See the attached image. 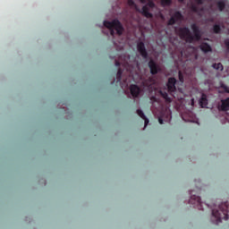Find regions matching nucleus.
I'll list each match as a JSON object with an SVG mask.
<instances>
[{
    "instance_id": "1",
    "label": "nucleus",
    "mask_w": 229,
    "mask_h": 229,
    "mask_svg": "<svg viewBox=\"0 0 229 229\" xmlns=\"http://www.w3.org/2000/svg\"><path fill=\"white\" fill-rule=\"evenodd\" d=\"M191 28L193 31V35L188 27H180L177 30L180 38H182V40H185L187 44L199 42V40H201V30H199V26L196 23H192Z\"/></svg>"
},
{
    "instance_id": "2",
    "label": "nucleus",
    "mask_w": 229,
    "mask_h": 229,
    "mask_svg": "<svg viewBox=\"0 0 229 229\" xmlns=\"http://www.w3.org/2000/svg\"><path fill=\"white\" fill-rule=\"evenodd\" d=\"M122 62L123 63H121V61H117V59L114 60L115 66L118 67V72L116 73L117 85H121L123 71H126V72H128L129 78H135V74H137V72L133 71L131 65L128 64V61H126V59H122Z\"/></svg>"
},
{
    "instance_id": "3",
    "label": "nucleus",
    "mask_w": 229,
    "mask_h": 229,
    "mask_svg": "<svg viewBox=\"0 0 229 229\" xmlns=\"http://www.w3.org/2000/svg\"><path fill=\"white\" fill-rule=\"evenodd\" d=\"M212 222L215 225H218L223 221H228L229 219V204L228 202L222 203L218 206V208L212 209Z\"/></svg>"
},
{
    "instance_id": "4",
    "label": "nucleus",
    "mask_w": 229,
    "mask_h": 229,
    "mask_svg": "<svg viewBox=\"0 0 229 229\" xmlns=\"http://www.w3.org/2000/svg\"><path fill=\"white\" fill-rule=\"evenodd\" d=\"M104 26L110 30V34L112 35V37L115 35V31L119 36L123 35V31H124V27H123V23H121V21H119V20L117 19H114L112 21H104Z\"/></svg>"
},
{
    "instance_id": "5",
    "label": "nucleus",
    "mask_w": 229,
    "mask_h": 229,
    "mask_svg": "<svg viewBox=\"0 0 229 229\" xmlns=\"http://www.w3.org/2000/svg\"><path fill=\"white\" fill-rule=\"evenodd\" d=\"M191 198L189 199L190 205H193L194 208L198 210H203V206L201 202V197L196 194H193L192 191H190Z\"/></svg>"
},
{
    "instance_id": "6",
    "label": "nucleus",
    "mask_w": 229,
    "mask_h": 229,
    "mask_svg": "<svg viewBox=\"0 0 229 229\" xmlns=\"http://www.w3.org/2000/svg\"><path fill=\"white\" fill-rule=\"evenodd\" d=\"M149 8H155V3L148 2L147 5L141 8V13L147 19H153V13H149Z\"/></svg>"
},
{
    "instance_id": "7",
    "label": "nucleus",
    "mask_w": 229,
    "mask_h": 229,
    "mask_svg": "<svg viewBox=\"0 0 229 229\" xmlns=\"http://www.w3.org/2000/svg\"><path fill=\"white\" fill-rule=\"evenodd\" d=\"M137 50L142 58H148V49H146V45L144 42L140 41L137 43Z\"/></svg>"
},
{
    "instance_id": "8",
    "label": "nucleus",
    "mask_w": 229,
    "mask_h": 229,
    "mask_svg": "<svg viewBox=\"0 0 229 229\" xmlns=\"http://www.w3.org/2000/svg\"><path fill=\"white\" fill-rule=\"evenodd\" d=\"M166 87L170 94H173V92H176V79L174 77L169 78L166 83Z\"/></svg>"
},
{
    "instance_id": "9",
    "label": "nucleus",
    "mask_w": 229,
    "mask_h": 229,
    "mask_svg": "<svg viewBox=\"0 0 229 229\" xmlns=\"http://www.w3.org/2000/svg\"><path fill=\"white\" fill-rule=\"evenodd\" d=\"M164 119L165 121H171V112L170 111H161V114L158 117V123L159 124H164Z\"/></svg>"
},
{
    "instance_id": "10",
    "label": "nucleus",
    "mask_w": 229,
    "mask_h": 229,
    "mask_svg": "<svg viewBox=\"0 0 229 229\" xmlns=\"http://www.w3.org/2000/svg\"><path fill=\"white\" fill-rule=\"evenodd\" d=\"M148 67L151 74H158V72H160V66H158V64H157L153 59H150L148 62Z\"/></svg>"
},
{
    "instance_id": "11",
    "label": "nucleus",
    "mask_w": 229,
    "mask_h": 229,
    "mask_svg": "<svg viewBox=\"0 0 229 229\" xmlns=\"http://www.w3.org/2000/svg\"><path fill=\"white\" fill-rule=\"evenodd\" d=\"M130 90L132 98H139L140 94V89L136 84H131L130 86Z\"/></svg>"
},
{
    "instance_id": "12",
    "label": "nucleus",
    "mask_w": 229,
    "mask_h": 229,
    "mask_svg": "<svg viewBox=\"0 0 229 229\" xmlns=\"http://www.w3.org/2000/svg\"><path fill=\"white\" fill-rule=\"evenodd\" d=\"M220 110L222 112H228L229 110V98L221 100Z\"/></svg>"
},
{
    "instance_id": "13",
    "label": "nucleus",
    "mask_w": 229,
    "mask_h": 229,
    "mask_svg": "<svg viewBox=\"0 0 229 229\" xmlns=\"http://www.w3.org/2000/svg\"><path fill=\"white\" fill-rule=\"evenodd\" d=\"M201 108H207V106H208V98H207V95L205 93H203L201 95V98L199 101Z\"/></svg>"
},
{
    "instance_id": "14",
    "label": "nucleus",
    "mask_w": 229,
    "mask_h": 229,
    "mask_svg": "<svg viewBox=\"0 0 229 229\" xmlns=\"http://www.w3.org/2000/svg\"><path fill=\"white\" fill-rule=\"evenodd\" d=\"M159 94L163 99H165V103H171V101H173L169 97V94H167V91L160 89Z\"/></svg>"
},
{
    "instance_id": "15",
    "label": "nucleus",
    "mask_w": 229,
    "mask_h": 229,
    "mask_svg": "<svg viewBox=\"0 0 229 229\" xmlns=\"http://www.w3.org/2000/svg\"><path fill=\"white\" fill-rule=\"evenodd\" d=\"M200 49L203 51V53H210V51H212V47L210 45H208V43H202L200 45Z\"/></svg>"
},
{
    "instance_id": "16",
    "label": "nucleus",
    "mask_w": 229,
    "mask_h": 229,
    "mask_svg": "<svg viewBox=\"0 0 229 229\" xmlns=\"http://www.w3.org/2000/svg\"><path fill=\"white\" fill-rule=\"evenodd\" d=\"M137 114L139 116L141 117V119H143L145 121V128H146V126H148V124H149V120L148 119V117H146V114H144V112H142V110L138 109Z\"/></svg>"
},
{
    "instance_id": "17",
    "label": "nucleus",
    "mask_w": 229,
    "mask_h": 229,
    "mask_svg": "<svg viewBox=\"0 0 229 229\" xmlns=\"http://www.w3.org/2000/svg\"><path fill=\"white\" fill-rule=\"evenodd\" d=\"M172 17L174 18V20L176 21H182L183 19V15L182 14V13H180L178 11L175 12Z\"/></svg>"
},
{
    "instance_id": "18",
    "label": "nucleus",
    "mask_w": 229,
    "mask_h": 229,
    "mask_svg": "<svg viewBox=\"0 0 229 229\" xmlns=\"http://www.w3.org/2000/svg\"><path fill=\"white\" fill-rule=\"evenodd\" d=\"M213 32L216 35H218V33H221V26H219L218 24H215L213 26Z\"/></svg>"
},
{
    "instance_id": "19",
    "label": "nucleus",
    "mask_w": 229,
    "mask_h": 229,
    "mask_svg": "<svg viewBox=\"0 0 229 229\" xmlns=\"http://www.w3.org/2000/svg\"><path fill=\"white\" fill-rule=\"evenodd\" d=\"M212 67L216 69V71H223V64L221 63L214 64Z\"/></svg>"
},
{
    "instance_id": "20",
    "label": "nucleus",
    "mask_w": 229,
    "mask_h": 229,
    "mask_svg": "<svg viewBox=\"0 0 229 229\" xmlns=\"http://www.w3.org/2000/svg\"><path fill=\"white\" fill-rule=\"evenodd\" d=\"M225 6H226L225 2L220 1V2L217 3V7H218L220 12H223V10H225Z\"/></svg>"
},
{
    "instance_id": "21",
    "label": "nucleus",
    "mask_w": 229,
    "mask_h": 229,
    "mask_svg": "<svg viewBox=\"0 0 229 229\" xmlns=\"http://www.w3.org/2000/svg\"><path fill=\"white\" fill-rule=\"evenodd\" d=\"M161 4L163 6H171L172 1L171 0H161Z\"/></svg>"
},
{
    "instance_id": "22",
    "label": "nucleus",
    "mask_w": 229,
    "mask_h": 229,
    "mask_svg": "<svg viewBox=\"0 0 229 229\" xmlns=\"http://www.w3.org/2000/svg\"><path fill=\"white\" fill-rule=\"evenodd\" d=\"M191 10L193 11L195 13H198V12H199V7H198V5L192 4L191 5Z\"/></svg>"
},
{
    "instance_id": "23",
    "label": "nucleus",
    "mask_w": 229,
    "mask_h": 229,
    "mask_svg": "<svg viewBox=\"0 0 229 229\" xmlns=\"http://www.w3.org/2000/svg\"><path fill=\"white\" fill-rule=\"evenodd\" d=\"M174 24H176V21H175L174 18L172 16V17L169 19V21H168V25H169V26H173V25H174Z\"/></svg>"
},
{
    "instance_id": "24",
    "label": "nucleus",
    "mask_w": 229,
    "mask_h": 229,
    "mask_svg": "<svg viewBox=\"0 0 229 229\" xmlns=\"http://www.w3.org/2000/svg\"><path fill=\"white\" fill-rule=\"evenodd\" d=\"M178 76L181 83H183L184 80H183V73H182V71H179Z\"/></svg>"
},
{
    "instance_id": "25",
    "label": "nucleus",
    "mask_w": 229,
    "mask_h": 229,
    "mask_svg": "<svg viewBox=\"0 0 229 229\" xmlns=\"http://www.w3.org/2000/svg\"><path fill=\"white\" fill-rule=\"evenodd\" d=\"M221 88L224 89V91L226 93V94H229V87L225 85V84H222L221 85Z\"/></svg>"
},
{
    "instance_id": "26",
    "label": "nucleus",
    "mask_w": 229,
    "mask_h": 229,
    "mask_svg": "<svg viewBox=\"0 0 229 229\" xmlns=\"http://www.w3.org/2000/svg\"><path fill=\"white\" fill-rule=\"evenodd\" d=\"M225 46L227 51H229V39L225 40Z\"/></svg>"
},
{
    "instance_id": "27",
    "label": "nucleus",
    "mask_w": 229,
    "mask_h": 229,
    "mask_svg": "<svg viewBox=\"0 0 229 229\" xmlns=\"http://www.w3.org/2000/svg\"><path fill=\"white\" fill-rule=\"evenodd\" d=\"M195 3H197V4H203V0H195Z\"/></svg>"
},
{
    "instance_id": "28",
    "label": "nucleus",
    "mask_w": 229,
    "mask_h": 229,
    "mask_svg": "<svg viewBox=\"0 0 229 229\" xmlns=\"http://www.w3.org/2000/svg\"><path fill=\"white\" fill-rule=\"evenodd\" d=\"M152 101H157V98L155 97L151 98Z\"/></svg>"
},
{
    "instance_id": "29",
    "label": "nucleus",
    "mask_w": 229,
    "mask_h": 229,
    "mask_svg": "<svg viewBox=\"0 0 229 229\" xmlns=\"http://www.w3.org/2000/svg\"><path fill=\"white\" fill-rule=\"evenodd\" d=\"M140 2L144 4V3H146V0H140Z\"/></svg>"
},
{
    "instance_id": "30",
    "label": "nucleus",
    "mask_w": 229,
    "mask_h": 229,
    "mask_svg": "<svg viewBox=\"0 0 229 229\" xmlns=\"http://www.w3.org/2000/svg\"><path fill=\"white\" fill-rule=\"evenodd\" d=\"M179 3H183V0H179Z\"/></svg>"
},
{
    "instance_id": "31",
    "label": "nucleus",
    "mask_w": 229,
    "mask_h": 229,
    "mask_svg": "<svg viewBox=\"0 0 229 229\" xmlns=\"http://www.w3.org/2000/svg\"><path fill=\"white\" fill-rule=\"evenodd\" d=\"M136 69H139V64L136 65Z\"/></svg>"
},
{
    "instance_id": "32",
    "label": "nucleus",
    "mask_w": 229,
    "mask_h": 229,
    "mask_svg": "<svg viewBox=\"0 0 229 229\" xmlns=\"http://www.w3.org/2000/svg\"><path fill=\"white\" fill-rule=\"evenodd\" d=\"M191 101H192V105H194V99H191Z\"/></svg>"
},
{
    "instance_id": "33",
    "label": "nucleus",
    "mask_w": 229,
    "mask_h": 229,
    "mask_svg": "<svg viewBox=\"0 0 229 229\" xmlns=\"http://www.w3.org/2000/svg\"><path fill=\"white\" fill-rule=\"evenodd\" d=\"M130 3H131V4H133V1H130Z\"/></svg>"
},
{
    "instance_id": "34",
    "label": "nucleus",
    "mask_w": 229,
    "mask_h": 229,
    "mask_svg": "<svg viewBox=\"0 0 229 229\" xmlns=\"http://www.w3.org/2000/svg\"><path fill=\"white\" fill-rule=\"evenodd\" d=\"M112 83H115V80H114Z\"/></svg>"
},
{
    "instance_id": "35",
    "label": "nucleus",
    "mask_w": 229,
    "mask_h": 229,
    "mask_svg": "<svg viewBox=\"0 0 229 229\" xmlns=\"http://www.w3.org/2000/svg\"><path fill=\"white\" fill-rule=\"evenodd\" d=\"M195 58H198V55H195Z\"/></svg>"
}]
</instances>
